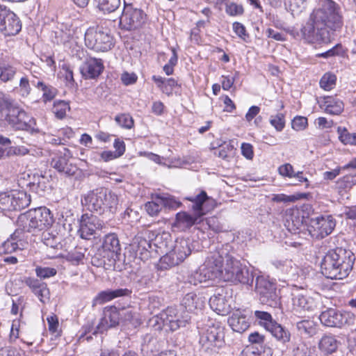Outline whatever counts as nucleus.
<instances>
[{
    "label": "nucleus",
    "instance_id": "nucleus-1",
    "mask_svg": "<svg viewBox=\"0 0 356 356\" xmlns=\"http://www.w3.org/2000/svg\"><path fill=\"white\" fill-rule=\"evenodd\" d=\"M343 25L339 6L332 0H320L319 7L313 10L301 28V36L308 43H327L333 33L339 31Z\"/></svg>",
    "mask_w": 356,
    "mask_h": 356
},
{
    "label": "nucleus",
    "instance_id": "nucleus-2",
    "mask_svg": "<svg viewBox=\"0 0 356 356\" xmlns=\"http://www.w3.org/2000/svg\"><path fill=\"white\" fill-rule=\"evenodd\" d=\"M229 244L222 245L210 252L195 272V279L200 283L216 278H222L225 282L233 280L242 265L229 253Z\"/></svg>",
    "mask_w": 356,
    "mask_h": 356
},
{
    "label": "nucleus",
    "instance_id": "nucleus-3",
    "mask_svg": "<svg viewBox=\"0 0 356 356\" xmlns=\"http://www.w3.org/2000/svg\"><path fill=\"white\" fill-rule=\"evenodd\" d=\"M355 261L352 251L338 248L326 253L321 264V270L327 278L342 280L348 276Z\"/></svg>",
    "mask_w": 356,
    "mask_h": 356
},
{
    "label": "nucleus",
    "instance_id": "nucleus-4",
    "mask_svg": "<svg viewBox=\"0 0 356 356\" xmlns=\"http://www.w3.org/2000/svg\"><path fill=\"white\" fill-rule=\"evenodd\" d=\"M81 202L87 210L110 217L117 211L119 198L111 191L101 188L88 193L81 200Z\"/></svg>",
    "mask_w": 356,
    "mask_h": 356
},
{
    "label": "nucleus",
    "instance_id": "nucleus-5",
    "mask_svg": "<svg viewBox=\"0 0 356 356\" xmlns=\"http://www.w3.org/2000/svg\"><path fill=\"white\" fill-rule=\"evenodd\" d=\"M53 222V215L45 207L29 209L21 213L17 220V226L20 229L34 235L49 229Z\"/></svg>",
    "mask_w": 356,
    "mask_h": 356
},
{
    "label": "nucleus",
    "instance_id": "nucleus-6",
    "mask_svg": "<svg viewBox=\"0 0 356 356\" xmlns=\"http://www.w3.org/2000/svg\"><path fill=\"white\" fill-rule=\"evenodd\" d=\"M0 108L2 116L14 129L26 131L31 134L36 131L33 124L34 120L31 118L22 108L17 106L13 99L4 96L0 100Z\"/></svg>",
    "mask_w": 356,
    "mask_h": 356
},
{
    "label": "nucleus",
    "instance_id": "nucleus-7",
    "mask_svg": "<svg viewBox=\"0 0 356 356\" xmlns=\"http://www.w3.org/2000/svg\"><path fill=\"white\" fill-rule=\"evenodd\" d=\"M191 316L186 311L179 312L177 308L168 307L159 315L154 316L150 322L156 330L168 329L173 332L185 327L191 321Z\"/></svg>",
    "mask_w": 356,
    "mask_h": 356
},
{
    "label": "nucleus",
    "instance_id": "nucleus-8",
    "mask_svg": "<svg viewBox=\"0 0 356 356\" xmlns=\"http://www.w3.org/2000/svg\"><path fill=\"white\" fill-rule=\"evenodd\" d=\"M86 45L95 51H107L113 46L111 34L102 27H90L85 33Z\"/></svg>",
    "mask_w": 356,
    "mask_h": 356
},
{
    "label": "nucleus",
    "instance_id": "nucleus-9",
    "mask_svg": "<svg viewBox=\"0 0 356 356\" xmlns=\"http://www.w3.org/2000/svg\"><path fill=\"white\" fill-rule=\"evenodd\" d=\"M191 254L189 242L185 239L177 240L173 249L160 259L159 269L166 270L179 265Z\"/></svg>",
    "mask_w": 356,
    "mask_h": 356
},
{
    "label": "nucleus",
    "instance_id": "nucleus-10",
    "mask_svg": "<svg viewBox=\"0 0 356 356\" xmlns=\"http://www.w3.org/2000/svg\"><path fill=\"white\" fill-rule=\"evenodd\" d=\"M319 320L324 326L342 328L353 325L355 316L350 312L327 308L321 313Z\"/></svg>",
    "mask_w": 356,
    "mask_h": 356
},
{
    "label": "nucleus",
    "instance_id": "nucleus-11",
    "mask_svg": "<svg viewBox=\"0 0 356 356\" xmlns=\"http://www.w3.org/2000/svg\"><path fill=\"white\" fill-rule=\"evenodd\" d=\"M256 291L261 304L276 308L280 305V297L277 293L276 284L263 275L256 278Z\"/></svg>",
    "mask_w": 356,
    "mask_h": 356
},
{
    "label": "nucleus",
    "instance_id": "nucleus-12",
    "mask_svg": "<svg viewBox=\"0 0 356 356\" xmlns=\"http://www.w3.org/2000/svg\"><path fill=\"white\" fill-rule=\"evenodd\" d=\"M31 203V197L23 191H10L0 193V211L21 210Z\"/></svg>",
    "mask_w": 356,
    "mask_h": 356
},
{
    "label": "nucleus",
    "instance_id": "nucleus-13",
    "mask_svg": "<svg viewBox=\"0 0 356 356\" xmlns=\"http://www.w3.org/2000/svg\"><path fill=\"white\" fill-rule=\"evenodd\" d=\"M147 19L144 11L131 3L124 2L123 12L120 19V23L126 30L136 29L141 27Z\"/></svg>",
    "mask_w": 356,
    "mask_h": 356
},
{
    "label": "nucleus",
    "instance_id": "nucleus-14",
    "mask_svg": "<svg viewBox=\"0 0 356 356\" xmlns=\"http://www.w3.org/2000/svg\"><path fill=\"white\" fill-rule=\"evenodd\" d=\"M120 314L119 309L115 306L106 307L103 312V316L95 328L92 326L91 327H86V333L92 332L93 334L97 333L102 334L108 329L116 327L120 321Z\"/></svg>",
    "mask_w": 356,
    "mask_h": 356
},
{
    "label": "nucleus",
    "instance_id": "nucleus-15",
    "mask_svg": "<svg viewBox=\"0 0 356 356\" xmlns=\"http://www.w3.org/2000/svg\"><path fill=\"white\" fill-rule=\"evenodd\" d=\"M224 328L220 325L209 326L200 336V343L207 350H213L224 345Z\"/></svg>",
    "mask_w": 356,
    "mask_h": 356
},
{
    "label": "nucleus",
    "instance_id": "nucleus-16",
    "mask_svg": "<svg viewBox=\"0 0 356 356\" xmlns=\"http://www.w3.org/2000/svg\"><path fill=\"white\" fill-rule=\"evenodd\" d=\"M22 29L19 17L4 6H0V31L5 35H15Z\"/></svg>",
    "mask_w": 356,
    "mask_h": 356
},
{
    "label": "nucleus",
    "instance_id": "nucleus-17",
    "mask_svg": "<svg viewBox=\"0 0 356 356\" xmlns=\"http://www.w3.org/2000/svg\"><path fill=\"white\" fill-rule=\"evenodd\" d=\"M320 299L321 297L318 294L311 296L307 292L293 293L292 305L293 310L299 313L314 312L318 309Z\"/></svg>",
    "mask_w": 356,
    "mask_h": 356
},
{
    "label": "nucleus",
    "instance_id": "nucleus-18",
    "mask_svg": "<svg viewBox=\"0 0 356 356\" xmlns=\"http://www.w3.org/2000/svg\"><path fill=\"white\" fill-rule=\"evenodd\" d=\"M100 250L108 258V266H115L116 261L120 260L121 248L116 234L106 235L103 241Z\"/></svg>",
    "mask_w": 356,
    "mask_h": 356
},
{
    "label": "nucleus",
    "instance_id": "nucleus-19",
    "mask_svg": "<svg viewBox=\"0 0 356 356\" xmlns=\"http://www.w3.org/2000/svg\"><path fill=\"white\" fill-rule=\"evenodd\" d=\"M103 227V222L96 216L92 214H83L80 220V234L81 237L85 239H89L93 235L96 230L101 229Z\"/></svg>",
    "mask_w": 356,
    "mask_h": 356
},
{
    "label": "nucleus",
    "instance_id": "nucleus-20",
    "mask_svg": "<svg viewBox=\"0 0 356 356\" xmlns=\"http://www.w3.org/2000/svg\"><path fill=\"white\" fill-rule=\"evenodd\" d=\"M310 225L321 238H324L332 232L336 226V220L330 215L320 216L312 218Z\"/></svg>",
    "mask_w": 356,
    "mask_h": 356
},
{
    "label": "nucleus",
    "instance_id": "nucleus-21",
    "mask_svg": "<svg viewBox=\"0 0 356 356\" xmlns=\"http://www.w3.org/2000/svg\"><path fill=\"white\" fill-rule=\"evenodd\" d=\"M70 151L65 149L63 154L58 155L51 159V166L58 172L67 176L76 174L78 168L76 165L69 162Z\"/></svg>",
    "mask_w": 356,
    "mask_h": 356
},
{
    "label": "nucleus",
    "instance_id": "nucleus-22",
    "mask_svg": "<svg viewBox=\"0 0 356 356\" xmlns=\"http://www.w3.org/2000/svg\"><path fill=\"white\" fill-rule=\"evenodd\" d=\"M104 68L102 59L90 57L85 60L80 70L86 79H95L100 75Z\"/></svg>",
    "mask_w": 356,
    "mask_h": 356
},
{
    "label": "nucleus",
    "instance_id": "nucleus-23",
    "mask_svg": "<svg viewBox=\"0 0 356 356\" xmlns=\"http://www.w3.org/2000/svg\"><path fill=\"white\" fill-rule=\"evenodd\" d=\"M131 249L135 252L136 257L145 261L150 257L152 244L140 235L136 236L130 245Z\"/></svg>",
    "mask_w": 356,
    "mask_h": 356
},
{
    "label": "nucleus",
    "instance_id": "nucleus-24",
    "mask_svg": "<svg viewBox=\"0 0 356 356\" xmlns=\"http://www.w3.org/2000/svg\"><path fill=\"white\" fill-rule=\"evenodd\" d=\"M186 199L191 201L189 208L191 209L193 213L196 216L201 219L203 216L207 214L208 210L205 208V204L209 200V197L205 191H202L196 196L187 197Z\"/></svg>",
    "mask_w": 356,
    "mask_h": 356
},
{
    "label": "nucleus",
    "instance_id": "nucleus-25",
    "mask_svg": "<svg viewBox=\"0 0 356 356\" xmlns=\"http://www.w3.org/2000/svg\"><path fill=\"white\" fill-rule=\"evenodd\" d=\"M131 290L127 288L102 291L94 298V302L95 304L102 305L116 298L131 296Z\"/></svg>",
    "mask_w": 356,
    "mask_h": 356
},
{
    "label": "nucleus",
    "instance_id": "nucleus-26",
    "mask_svg": "<svg viewBox=\"0 0 356 356\" xmlns=\"http://www.w3.org/2000/svg\"><path fill=\"white\" fill-rule=\"evenodd\" d=\"M340 342L336 337L332 334H325L320 339L318 348L321 353L325 356H328L335 353L339 347Z\"/></svg>",
    "mask_w": 356,
    "mask_h": 356
},
{
    "label": "nucleus",
    "instance_id": "nucleus-27",
    "mask_svg": "<svg viewBox=\"0 0 356 356\" xmlns=\"http://www.w3.org/2000/svg\"><path fill=\"white\" fill-rule=\"evenodd\" d=\"M204 298L193 292L186 294L181 300V306L188 313L201 310L204 307Z\"/></svg>",
    "mask_w": 356,
    "mask_h": 356
},
{
    "label": "nucleus",
    "instance_id": "nucleus-28",
    "mask_svg": "<svg viewBox=\"0 0 356 356\" xmlns=\"http://www.w3.org/2000/svg\"><path fill=\"white\" fill-rule=\"evenodd\" d=\"M209 305L213 311L222 316L227 314L231 309L226 296L220 293L210 298Z\"/></svg>",
    "mask_w": 356,
    "mask_h": 356
},
{
    "label": "nucleus",
    "instance_id": "nucleus-29",
    "mask_svg": "<svg viewBox=\"0 0 356 356\" xmlns=\"http://www.w3.org/2000/svg\"><path fill=\"white\" fill-rule=\"evenodd\" d=\"M228 323L234 332L240 333L245 331L250 326L247 316L239 310L232 313L228 318Z\"/></svg>",
    "mask_w": 356,
    "mask_h": 356
},
{
    "label": "nucleus",
    "instance_id": "nucleus-30",
    "mask_svg": "<svg viewBox=\"0 0 356 356\" xmlns=\"http://www.w3.org/2000/svg\"><path fill=\"white\" fill-rule=\"evenodd\" d=\"M271 264L277 270L291 277H295L298 273L297 266L291 259H275L271 261Z\"/></svg>",
    "mask_w": 356,
    "mask_h": 356
},
{
    "label": "nucleus",
    "instance_id": "nucleus-31",
    "mask_svg": "<svg viewBox=\"0 0 356 356\" xmlns=\"http://www.w3.org/2000/svg\"><path fill=\"white\" fill-rule=\"evenodd\" d=\"M201 219L194 213L190 214L186 211L179 212L176 214L175 226L182 229H188L195 224L200 222Z\"/></svg>",
    "mask_w": 356,
    "mask_h": 356
},
{
    "label": "nucleus",
    "instance_id": "nucleus-32",
    "mask_svg": "<svg viewBox=\"0 0 356 356\" xmlns=\"http://www.w3.org/2000/svg\"><path fill=\"white\" fill-rule=\"evenodd\" d=\"M31 82L33 86L43 92L42 99L44 103L53 100L57 95L58 91L56 88L51 85L46 84L42 81L32 80Z\"/></svg>",
    "mask_w": 356,
    "mask_h": 356
},
{
    "label": "nucleus",
    "instance_id": "nucleus-33",
    "mask_svg": "<svg viewBox=\"0 0 356 356\" xmlns=\"http://www.w3.org/2000/svg\"><path fill=\"white\" fill-rule=\"evenodd\" d=\"M280 343H286L290 341L291 334L288 330L277 322H274L267 330Z\"/></svg>",
    "mask_w": 356,
    "mask_h": 356
},
{
    "label": "nucleus",
    "instance_id": "nucleus-34",
    "mask_svg": "<svg viewBox=\"0 0 356 356\" xmlns=\"http://www.w3.org/2000/svg\"><path fill=\"white\" fill-rule=\"evenodd\" d=\"M325 112L331 115H339L344 108L343 102L339 99L332 97H327L325 98Z\"/></svg>",
    "mask_w": 356,
    "mask_h": 356
},
{
    "label": "nucleus",
    "instance_id": "nucleus-35",
    "mask_svg": "<svg viewBox=\"0 0 356 356\" xmlns=\"http://www.w3.org/2000/svg\"><path fill=\"white\" fill-rule=\"evenodd\" d=\"M119 311L120 312V317L122 321L129 323L134 327L140 325L141 321L138 314L131 308H122Z\"/></svg>",
    "mask_w": 356,
    "mask_h": 356
},
{
    "label": "nucleus",
    "instance_id": "nucleus-36",
    "mask_svg": "<svg viewBox=\"0 0 356 356\" xmlns=\"http://www.w3.org/2000/svg\"><path fill=\"white\" fill-rule=\"evenodd\" d=\"M238 273L236 274V277L231 280L232 282H239L243 284L246 285H252L254 281V275L252 271H250L245 266H241L240 270L237 271Z\"/></svg>",
    "mask_w": 356,
    "mask_h": 356
},
{
    "label": "nucleus",
    "instance_id": "nucleus-37",
    "mask_svg": "<svg viewBox=\"0 0 356 356\" xmlns=\"http://www.w3.org/2000/svg\"><path fill=\"white\" fill-rule=\"evenodd\" d=\"M42 240L47 247L52 250H59L63 248V245L60 243V237L51 233L43 232Z\"/></svg>",
    "mask_w": 356,
    "mask_h": 356
},
{
    "label": "nucleus",
    "instance_id": "nucleus-38",
    "mask_svg": "<svg viewBox=\"0 0 356 356\" xmlns=\"http://www.w3.org/2000/svg\"><path fill=\"white\" fill-rule=\"evenodd\" d=\"M42 181V175L38 173L30 175L29 173H24L19 179V184L26 186L32 191L35 190V186L38 184V181Z\"/></svg>",
    "mask_w": 356,
    "mask_h": 356
},
{
    "label": "nucleus",
    "instance_id": "nucleus-39",
    "mask_svg": "<svg viewBox=\"0 0 356 356\" xmlns=\"http://www.w3.org/2000/svg\"><path fill=\"white\" fill-rule=\"evenodd\" d=\"M296 327L302 335L312 337L316 334V328L314 321L303 320L297 323Z\"/></svg>",
    "mask_w": 356,
    "mask_h": 356
},
{
    "label": "nucleus",
    "instance_id": "nucleus-40",
    "mask_svg": "<svg viewBox=\"0 0 356 356\" xmlns=\"http://www.w3.org/2000/svg\"><path fill=\"white\" fill-rule=\"evenodd\" d=\"M17 69L10 64H0V80L3 83L11 81L15 78Z\"/></svg>",
    "mask_w": 356,
    "mask_h": 356
},
{
    "label": "nucleus",
    "instance_id": "nucleus-41",
    "mask_svg": "<svg viewBox=\"0 0 356 356\" xmlns=\"http://www.w3.org/2000/svg\"><path fill=\"white\" fill-rule=\"evenodd\" d=\"M97 8L104 13L114 12L120 6V0H96Z\"/></svg>",
    "mask_w": 356,
    "mask_h": 356
},
{
    "label": "nucleus",
    "instance_id": "nucleus-42",
    "mask_svg": "<svg viewBox=\"0 0 356 356\" xmlns=\"http://www.w3.org/2000/svg\"><path fill=\"white\" fill-rule=\"evenodd\" d=\"M159 200H160V195H156L152 201L145 204V209L149 216H156L162 210V204L159 202Z\"/></svg>",
    "mask_w": 356,
    "mask_h": 356
},
{
    "label": "nucleus",
    "instance_id": "nucleus-43",
    "mask_svg": "<svg viewBox=\"0 0 356 356\" xmlns=\"http://www.w3.org/2000/svg\"><path fill=\"white\" fill-rule=\"evenodd\" d=\"M91 264L95 266L103 267L106 270L115 268V266H108V258L105 257L104 253L100 249H99L98 252L92 257Z\"/></svg>",
    "mask_w": 356,
    "mask_h": 356
},
{
    "label": "nucleus",
    "instance_id": "nucleus-44",
    "mask_svg": "<svg viewBox=\"0 0 356 356\" xmlns=\"http://www.w3.org/2000/svg\"><path fill=\"white\" fill-rule=\"evenodd\" d=\"M249 341L251 343V348H261V351L266 349H271L264 343V336L259 334L258 332H253L248 337Z\"/></svg>",
    "mask_w": 356,
    "mask_h": 356
},
{
    "label": "nucleus",
    "instance_id": "nucleus-45",
    "mask_svg": "<svg viewBox=\"0 0 356 356\" xmlns=\"http://www.w3.org/2000/svg\"><path fill=\"white\" fill-rule=\"evenodd\" d=\"M70 109L69 104L63 100L54 102L52 112L58 119H63L66 115V112Z\"/></svg>",
    "mask_w": 356,
    "mask_h": 356
},
{
    "label": "nucleus",
    "instance_id": "nucleus-46",
    "mask_svg": "<svg viewBox=\"0 0 356 356\" xmlns=\"http://www.w3.org/2000/svg\"><path fill=\"white\" fill-rule=\"evenodd\" d=\"M261 348H251L247 346L241 353L240 356H272V349H266L261 351Z\"/></svg>",
    "mask_w": 356,
    "mask_h": 356
},
{
    "label": "nucleus",
    "instance_id": "nucleus-47",
    "mask_svg": "<svg viewBox=\"0 0 356 356\" xmlns=\"http://www.w3.org/2000/svg\"><path fill=\"white\" fill-rule=\"evenodd\" d=\"M115 120L119 126L127 129H131L134 124L133 118L127 113L117 115Z\"/></svg>",
    "mask_w": 356,
    "mask_h": 356
},
{
    "label": "nucleus",
    "instance_id": "nucleus-48",
    "mask_svg": "<svg viewBox=\"0 0 356 356\" xmlns=\"http://www.w3.org/2000/svg\"><path fill=\"white\" fill-rule=\"evenodd\" d=\"M254 316L256 318L259 320V323L263 325L266 330L275 322V321L273 320L272 316L266 312L255 311Z\"/></svg>",
    "mask_w": 356,
    "mask_h": 356
},
{
    "label": "nucleus",
    "instance_id": "nucleus-49",
    "mask_svg": "<svg viewBox=\"0 0 356 356\" xmlns=\"http://www.w3.org/2000/svg\"><path fill=\"white\" fill-rule=\"evenodd\" d=\"M23 248L20 247V245L13 240L8 238L4 241L0 246V253L1 254H12L17 250H22Z\"/></svg>",
    "mask_w": 356,
    "mask_h": 356
},
{
    "label": "nucleus",
    "instance_id": "nucleus-50",
    "mask_svg": "<svg viewBox=\"0 0 356 356\" xmlns=\"http://www.w3.org/2000/svg\"><path fill=\"white\" fill-rule=\"evenodd\" d=\"M337 77L334 74L325 73L320 80V86L325 90H330L336 84Z\"/></svg>",
    "mask_w": 356,
    "mask_h": 356
},
{
    "label": "nucleus",
    "instance_id": "nucleus-51",
    "mask_svg": "<svg viewBox=\"0 0 356 356\" xmlns=\"http://www.w3.org/2000/svg\"><path fill=\"white\" fill-rule=\"evenodd\" d=\"M305 193H299L297 195H286L284 194L273 195L272 200L275 202H293L299 199L306 197Z\"/></svg>",
    "mask_w": 356,
    "mask_h": 356
},
{
    "label": "nucleus",
    "instance_id": "nucleus-52",
    "mask_svg": "<svg viewBox=\"0 0 356 356\" xmlns=\"http://www.w3.org/2000/svg\"><path fill=\"white\" fill-rule=\"evenodd\" d=\"M159 202L161 203L162 207L169 210H174L179 208L181 203L172 196H161Z\"/></svg>",
    "mask_w": 356,
    "mask_h": 356
},
{
    "label": "nucleus",
    "instance_id": "nucleus-53",
    "mask_svg": "<svg viewBox=\"0 0 356 356\" xmlns=\"http://www.w3.org/2000/svg\"><path fill=\"white\" fill-rule=\"evenodd\" d=\"M345 53V50L341 44H337L334 47L325 52L318 54L317 56L327 58L333 56H343Z\"/></svg>",
    "mask_w": 356,
    "mask_h": 356
},
{
    "label": "nucleus",
    "instance_id": "nucleus-54",
    "mask_svg": "<svg viewBox=\"0 0 356 356\" xmlns=\"http://www.w3.org/2000/svg\"><path fill=\"white\" fill-rule=\"evenodd\" d=\"M270 123L277 131H282L285 126L284 115L282 113L271 115Z\"/></svg>",
    "mask_w": 356,
    "mask_h": 356
},
{
    "label": "nucleus",
    "instance_id": "nucleus-55",
    "mask_svg": "<svg viewBox=\"0 0 356 356\" xmlns=\"http://www.w3.org/2000/svg\"><path fill=\"white\" fill-rule=\"evenodd\" d=\"M19 94L23 97H28L31 91V88L30 86V81L29 80L27 76H22L19 83Z\"/></svg>",
    "mask_w": 356,
    "mask_h": 356
},
{
    "label": "nucleus",
    "instance_id": "nucleus-56",
    "mask_svg": "<svg viewBox=\"0 0 356 356\" xmlns=\"http://www.w3.org/2000/svg\"><path fill=\"white\" fill-rule=\"evenodd\" d=\"M56 270L49 267H37L35 268L36 275L42 279H47L56 275Z\"/></svg>",
    "mask_w": 356,
    "mask_h": 356
},
{
    "label": "nucleus",
    "instance_id": "nucleus-57",
    "mask_svg": "<svg viewBox=\"0 0 356 356\" xmlns=\"http://www.w3.org/2000/svg\"><path fill=\"white\" fill-rule=\"evenodd\" d=\"M292 353L293 356H311L309 348L302 342L294 345Z\"/></svg>",
    "mask_w": 356,
    "mask_h": 356
},
{
    "label": "nucleus",
    "instance_id": "nucleus-58",
    "mask_svg": "<svg viewBox=\"0 0 356 356\" xmlns=\"http://www.w3.org/2000/svg\"><path fill=\"white\" fill-rule=\"evenodd\" d=\"M307 118L303 116H296L291 122L292 128L296 131H302L307 127Z\"/></svg>",
    "mask_w": 356,
    "mask_h": 356
},
{
    "label": "nucleus",
    "instance_id": "nucleus-59",
    "mask_svg": "<svg viewBox=\"0 0 356 356\" xmlns=\"http://www.w3.org/2000/svg\"><path fill=\"white\" fill-rule=\"evenodd\" d=\"M225 11L230 16L240 15L243 13V8L241 5L230 3L226 5Z\"/></svg>",
    "mask_w": 356,
    "mask_h": 356
},
{
    "label": "nucleus",
    "instance_id": "nucleus-60",
    "mask_svg": "<svg viewBox=\"0 0 356 356\" xmlns=\"http://www.w3.org/2000/svg\"><path fill=\"white\" fill-rule=\"evenodd\" d=\"M279 173L284 177L292 178L294 174L293 168L290 163H286L279 167Z\"/></svg>",
    "mask_w": 356,
    "mask_h": 356
},
{
    "label": "nucleus",
    "instance_id": "nucleus-61",
    "mask_svg": "<svg viewBox=\"0 0 356 356\" xmlns=\"http://www.w3.org/2000/svg\"><path fill=\"white\" fill-rule=\"evenodd\" d=\"M241 153L248 159H252L254 156L253 147L251 144L243 143L241 144Z\"/></svg>",
    "mask_w": 356,
    "mask_h": 356
},
{
    "label": "nucleus",
    "instance_id": "nucleus-62",
    "mask_svg": "<svg viewBox=\"0 0 356 356\" xmlns=\"http://www.w3.org/2000/svg\"><path fill=\"white\" fill-rule=\"evenodd\" d=\"M41 302H44V298L49 294V289L46 284H41L40 288H37L32 291Z\"/></svg>",
    "mask_w": 356,
    "mask_h": 356
},
{
    "label": "nucleus",
    "instance_id": "nucleus-63",
    "mask_svg": "<svg viewBox=\"0 0 356 356\" xmlns=\"http://www.w3.org/2000/svg\"><path fill=\"white\" fill-rule=\"evenodd\" d=\"M177 86V83L174 79H165V84L163 86V92L168 95H170L172 93L173 88Z\"/></svg>",
    "mask_w": 356,
    "mask_h": 356
},
{
    "label": "nucleus",
    "instance_id": "nucleus-64",
    "mask_svg": "<svg viewBox=\"0 0 356 356\" xmlns=\"http://www.w3.org/2000/svg\"><path fill=\"white\" fill-rule=\"evenodd\" d=\"M340 140L345 145H356V134L343 133L339 136Z\"/></svg>",
    "mask_w": 356,
    "mask_h": 356
}]
</instances>
